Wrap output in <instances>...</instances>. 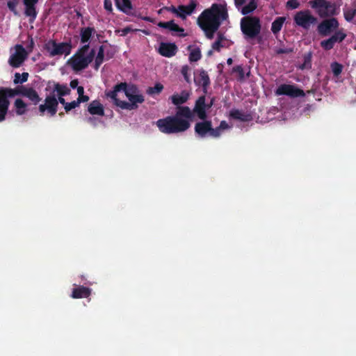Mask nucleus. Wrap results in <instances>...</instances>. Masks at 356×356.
Returning a JSON list of instances; mask_svg holds the SVG:
<instances>
[{
  "label": "nucleus",
  "instance_id": "obj_1",
  "mask_svg": "<svg viewBox=\"0 0 356 356\" xmlns=\"http://www.w3.org/2000/svg\"><path fill=\"white\" fill-rule=\"evenodd\" d=\"M195 115L200 118V97L196 99L193 111L188 106H178L175 115L159 119L156 124L161 133L165 134L180 133L190 127V121L193 120Z\"/></svg>",
  "mask_w": 356,
  "mask_h": 356
},
{
  "label": "nucleus",
  "instance_id": "obj_2",
  "mask_svg": "<svg viewBox=\"0 0 356 356\" xmlns=\"http://www.w3.org/2000/svg\"><path fill=\"white\" fill-rule=\"evenodd\" d=\"M228 18L225 5L213 3L202 12V30L209 39H212L222 21Z\"/></svg>",
  "mask_w": 356,
  "mask_h": 356
},
{
  "label": "nucleus",
  "instance_id": "obj_3",
  "mask_svg": "<svg viewBox=\"0 0 356 356\" xmlns=\"http://www.w3.org/2000/svg\"><path fill=\"white\" fill-rule=\"evenodd\" d=\"M90 45L86 44L81 46L76 53L67 60V65L77 72L87 68L92 62L95 56V51L92 49L89 52Z\"/></svg>",
  "mask_w": 356,
  "mask_h": 356
},
{
  "label": "nucleus",
  "instance_id": "obj_4",
  "mask_svg": "<svg viewBox=\"0 0 356 356\" xmlns=\"http://www.w3.org/2000/svg\"><path fill=\"white\" fill-rule=\"evenodd\" d=\"M309 5L315 10L317 15L321 18L333 17L337 15L335 3L327 0H311Z\"/></svg>",
  "mask_w": 356,
  "mask_h": 356
},
{
  "label": "nucleus",
  "instance_id": "obj_5",
  "mask_svg": "<svg viewBox=\"0 0 356 356\" xmlns=\"http://www.w3.org/2000/svg\"><path fill=\"white\" fill-rule=\"evenodd\" d=\"M58 103L65 107L67 102L63 97H58L56 94H50L45 97L44 103L38 106V111L40 115H44L47 111L51 117L54 116L58 111Z\"/></svg>",
  "mask_w": 356,
  "mask_h": 356
},
{
  "label": "nucleus",
  "instance_id": "obj_6",
  "mask_svg": "<svg viewBox=\"0 0 356 356\" xmlns=\"http://www.w3.org/2000/svg\"><path fill=\"white\" fill-rule=\"evenodd\" d=\"M213 100L210 104L205 103V97L202 95V138L211 137L218 138L220 136L219 128H213L211 122L206 120V109L211 106Z\"/></svg>",
  "mask_w": 356,
  "mask_h": 356
},
{
  "label": "nucleus",
  "instance_id": "obj_7",
  "mask_svg": "<svg viewBox=\"0 0 356 356\" xmlns=\"http://www.w3.org/2000/svg\"><path fill=\"white\" fill-rule=\"evenodd\" d=\"M241 29L249 38H254L261 31V23L257 17L248 16L241 19Z\"/></svg>",
  "mask_w": 356,
  "mask_h": 356
},
{
  "label": "nucleus",
  "instance_id": "obj_8",
  "mask_svg": "<svg viewBox=\"0 0 356 356\" xmlns=\"http://www.w3.org/2000/svg\"><path fill=\"white\" fill-rule=\"evenodd\" d=\"M293 21L298 26L309 30L311 26L317 24L318 18L313 15L309 10H304L296 13Z\"/></svg>",
  "mask_w": 356,
  "mask_h": 356
},
{
  "label": "nucleus",
  "instance_id": "obj_9",
  "mask_svg": "<svg viewBox=\"0 0 356 356\" xmlns=\"http://www.w3.org/2000/svg\"><path fill=\"white\" fill-rule=\"evenodd\" d=\"M15 96H16L15 88H0V122L6 120L10 106L8 99Z\"/></svg>",
  "mask_w": 356,
  "mask_h": 356
},
{
  "label": "nucleus",
  "instance_id": "obj_10",
  "mask_svg": "<svg viewBox=\"0 0 356 356\" xmlns=\"http://www.w3.org/2000/svg\"><path fill=\"white\" fill-rule=\"evenodd\" d=\"M47 50L51 56L70 54L72 49L71 39L68 42H56L55 40H50L46 47Z\"/></svg>",
  "mask_w": 356,
  "mask_h": 356
},
{
  "label": "nucleus",
  "instance_id": "obj_11",
  "mask_svg": "<svg viewBox=\"0 0 356 356\" xmlns=\"http://www.w3.org/2000/svg\"><path fill=\"white\" fill-rule=\"evenodd\" d=\"M339 23L337 18L330 17L325 18L317 26V31L322 36H328L337 30Z\"/></svg>",
  "mask_w": 356,
  "mask_h": 356
},
{
  "label": "nucleus",
  "instance_id": "obj_12",
  "mask_svg": "<svg viewBox=\"0 0 356 356\" xmlns=\"http://www.w3.org/2000/svg\"><path fill=\"white\" fill-rule=\"evenodd\" d=\"M347 35L343 29H338L333 32V34L327 39L321 42V47L325 51L331 50L336 43H341L346 38Z\"/></svg>",
  "mask_w": 356,
  "mask_h": 356
},
{
  "label": "nucleus",
  "instance_id": "obj_13",
  "mask_svg": "<svg viewBox=\"0 0 356 356\" xmlns=\"http://www.w3.org/2000/svg\"><path fill=\"white\" fill-rule=\"evenodd\" d=\"M15 49V53L8 59V64L13 68H18L27 58L28 52L22 44H16Z\"/></svg>",
  "mask_w": 356,
  "mask_h": 356
},
{
  "label": "nucleus",
  "instance_id": "obj_14",
  "mask_svg": "<svg viewBox=\"0 0 356 356\" xmlns=\"http://www.w3.org/2000/svg\"><path fill=\"white\" fill-rule=\"evenodd\" d=\"M15 88L16 95L26 97L33 105H37L42 100L38 92L32 87L18 86Z\"/></svg>",
  "mask_w": 356,
  "mask_h": 356
},
{
  "label": "nucleus",
  "instance_id": "obj_15",
  "mask_svg": "<svg viewBox=\"0 0 356 356\" xmlns=\"http://www.w3.org/2000/svg\"><path fill=\"white\" fill-rule=\"evenodd\" d=\"M277 95H286L292 98L298 97H305V93L303 90L298 88L295 85L281 84L275 90Z\"/></svg>",
  "mask_w": 356,
  "mask_h": 356
},
{
  "label": "nucleus",
  "instance_id": "obj_16",
  "mask_svg": "<svg viewBox=\"0 0 356 356\" xmlns=\"http://www.w3.org/2000/svg\"><path fill=\"white\" fill-rule=\"evenodd\" d=\"M39 0H22L24 6V14L26 17H29V22L33 23L37 18L38 11L36 5Z\"/></svg>",
  "mask_w": 356,
  "mask_h": 356
},
{
  "label": "nucleus",
  "instance_id": "obj_17",
  "mask_svg": "<svg viewBox=\"0 0 356 356\" xmlns=\"http://www.w3.org/2000/svg\"><path fill=\"white\" fill-rule=\"evenodd\" d=\"M178 48L175 43L161 42L159 45V53L165 57L170 58L177 52Z\"/></svg>",
  "mask_w": 356,
  "mask_h": 356
},
{
  "label": "nucleus",
  "instance_id": "obj_18",
  "mask_svg": "<svg viewBox=\"0 0 356 356\" xmlns=\"http://www.w3.org/2000/svg\"><path fill=\"white\" fill-rule=\"evenodd\" d=\"M115 6L122 13L134 17H137V12L134 10L130 0H115Z\"/></svg>",
  "mask_w": 356,
  "mask_h": 356
},
{
  "label": "nucleus",
  "instance_id": "obj_19",
  "mask_svg": "<svg viewBox=\"0 0 356 356\" xmlns=\"http://www.w3.org/2000/svg\"><path fill=\"white\" fill-rule=\"evenodd\" d=\"M197 6V3L194 0H191L188 5L184 6L179 5L177 7V17H180L182 19L186 18L187 15H191L195 10Z\"/></svg>",
  "mask_w": 356,
  "mask_h": 356
},
{
  "label": "nucleus",
  "instance_id": "obj_20",
  "mask_svg": "<svg viewBox=\"0 0 356 356\" xmlns=\"http://www.w3.org/2000/svg\"><path fill=\"white\" fill-rule=\"evenodd\" d=\"M229 117L243 122H250L253 120L252 114L250 112H243L241 110L236 108L230 111Z\"/></svg>",
  "mask_w": 356,
  "mask_h": 356
},
{
  "label": "nucleus",
  "instance_id": "obj_21",
  "mask_svg": "<svg viewBox=\"0 0 356 356\" xmlns=\"http://www.w3.org/2000/svg\"><path fill=\"white\" fill-rule=\"evenodd\" d=\"M28 111V104H26L22 99L17 98L15 100L13 104V111L10 112L13 115L14 112L17 115L22 116L26 114Z\"/></svg>",
  "mask_w": 356,
  "mask_h": 356
},
{
  "label": "nucleus",
  "instance_id": "obj_22",
  "mask_svg": "<svg viewBox=\"0 0 356 356\" xmlns=\"http://www.w3.org/2000/svg\"><path fill=\"white\" fill-rule=\"evenodd\" d=\"M91 294V289L84 286L73 289L71 297L74 299L88 298Z\"/></svg>",
  "mask_w": 356,
  "mask_h": 356
},
{
  "label": "nucleus",
  "instance_id": "obj_23",
  "mask_svg": "<svg viewBox=\"0 0 356 356\" xmlns=\"http://www.w3.org/2000/svg\"><path fill=\"white\" fill-rule=\"evenodd\" d=\"M188 98H189V93L186 90L181 91L179 94V93L174 94L173 95H172L170 97L172 103L174 105H176L177 107L181 106V105L186 103L187 102V100L188 99Z\"/></svg>",
  "mask_w": 356,
  "mask_h": 356
},
{
  "label": "nucleus",
  "instance_id": "obj_24",
  "mask_svg": "<svg viewBox=\"0 0 356 356\" xmlns=\"http://www.w3.org/2000/svg\"><path fill=\"white\" fill-rule=\"evenodd\" d=\"M88 111L91 115H104V106L97 100H94L89 104Z\"/></svg>",
  "mask_w": 356,
  "mask_h": 356
},
{
  "label": "nucleus",
  "instance_id": "obj_25",
  "mask_svg": "<svg viewBox=\"0 0 356 356\" xmlns=\"http://www.w3.org/2000/svg\"><path fill=\"white\" fill-rule=\"evenodd\" d=\"M95 33L94 27H83L80 29V38L81 42L82 44H88L89 40L92 38V35Z\"/></svg>",
  "mask_w": 356,
  "mask_h": 356
},
{
  "label": "nucleus",
  "instance_id": "obj_26",
  "mask_svg": "<svg viewBox=\"0 0 356 356\" xmlns=\"http://www.w3.org/2000/svg\"><path fill=\"white\" fill-rule=\"evenodd\" d=\"M71 90L66 84H60L59 83H54V90L51 94L56 93L58 97H64L70 95Z\"/></svg>",
  "mask_w": 356,
  "mask_h": 356
},
{
  "label": "nucleus",
  "instance_id": "obj_27",
  "mask_svg": "<svg viewBox=\"0 0 356 356\" xmlns=\"http://www.w3.org/2000/svg\"><path fill=\"white\" fill-rule=\"evenodd\" d=\"M127 88V83L126 82H121L120 83L116 84L113 87V90H110L108 92H106V95L108 97L111 98L112 99H116L117 97V93L120 91H123L125 93Z\"/></svg>",
  "mask_w": 356,
  "mask_h": 356
},
{
  "label": "nucleus",
  "instance_id": "obj_28",
  "mask_svg": "<svg viewBox=\"0 0 356 356\" xmlns=\"http://www.w3.org/2000/svg\"><path fill=\"white\" fill-rule=\"evenodd\" d=\"M285 20L284 17H278L273 22L271 31L273 34L276 35L281 31Z\"/></svg>",
  "mask_w": 356,
  "mask_h": 356
},
{
  "label": "nucleus",
  "instance_id": "obj_29",
  "mask_svg": "<svg viewBox=\"0 0 356 356\" xmlns=\"http://www.w3.org/2000/svg\"><path fill=\"white\" fill-rule=\"evenodd\" d=\"M104 60V47L103 45H101L99 47L97 55L95 57V65H94V69L95 70H98L100 65L102 64Z\"/></svg>",
  "mask_w": 356,
  "mask_h": 356
},
{
  "label": "nucleus",
  "instance_id": "obj_30",
  "mask_svg": "<svg viewBox=\"0 0 356 356\" xmlns=\"http://www.w3.org/2000/svg\"><path fill=\"white\" fill-rule=\"evenodd\" d=\"M257 8V2L256 0H250L249 3L243 6L241 9V13L243 15L252 13Z\"/></svg>",
  "mask_w": 356,
  "mask_h": 356
},
{
  "label": "nucleus",
  "instance_id": "obj_31",
  "mask_svg": "<svg viewBox=\"0 0 356 356\" xmlns=\"http://www.w3.org/2000/svg\"><path fill=\"white\" fill-rule=\"evenodd\" d=\"M127 98L129 100L130 103L134 104V108L135 109L138 108V104H142L145 101L143 95L138 93H136L131 96L127 95Z\"/></svg>",
  "mask_w": 356,
  "mask_h": 356
},
{
  "label": "nucleus",
  "instance_id": "obj_32",
  "mask_svg": "<svg viewBox=\"0 0 356 356\" xmlns=\"http://www.w3.org/2000/svg\"><path fill=\"white\" fill-rule=\"evenodd\" d=\"M113 100L114 104L116 105L117 106L120 107L122 109H125V110H129V111L135 110V108H134V104H131L130 102H127L125 101H122L118 98L114 99Z\"/></svg>",
  "mask_w": 356,
  "mask_h": 356
},
{
  "label": "nucleus",
  "instance_id": "obj_33",
  "mask_svg": "<svg viewBox=\"0 0 356 356\" xmlns=\"http://www.w3.org/2000/svg\"><path fill=\"white\" fill-rule=\"evenodd\" d=\"M343 13L345 20L352 22L356 16V8H343Z\"/></svg>",
  "mask_w": 356,
  "mask_h": 356
},
{
  "label": "nucleus",
  "instance_id": "obj_34",
  "mask_svg": "<svg viewBox=\"0 0 356 356\" xmlns=\"http://www.w3.org/2000/svg\"><path fill=\"white\" fill-rule=\"evenodd\" d=\"M20 0H9L7 2V7L8 10L13 13L15 16H19V13L17 9V6L19 5Z\"/></svg>",
  "mask_w": 356,
  "mask_h": 356
},
{
  "label": "nucleus",
  "instance_id": "obj_35",
  "mask_svg": "<svg viewBox=\"0 0 356 356\" xmlns=\"http://www.w3.org/2000/svg\"><path fill=\"white\" fill-rule=\"evenodd\" d=\"M312 53L308 52L303 56V63L300 66L301 70L312 67Z\"/></svg>",
  "mask_w": 356,
  "mask_h": 356
},
{
  "label": "nucleus",
  "instance_id": "obj_36",
  "mask_svg": "<svg viewBox=\"0 0 356 356\" xmlns=\"http://www.w3.org/2000/svg\"><path fill=\"white\" fill-rule=\"evenodd\" d=\"M232 73L237 74V80L243 81L245 80V72L242 65H236L232 68Z\"/></svg>",
  "mask_w": 356,
  "mask_h": 356
},
{
  "label": "nucleus",
  "instance_id": "obj_37",
  "mask_svg": "<svg viewBox=\"0 0 356 356\" xmlns=\"http://www.w3.org/2000/svg\"><path fill=\"white\" fill-rule=\"evenodd\" d=\"M332 72L335 77H338L343 70V65L338 62H333L330 65Z\"/></svg>",
  "mask_w": 356,
  "mask_h": 356
},
{
  "label": "nucleus",
  "instance_id": "obj_38",
  "mask_svg": "<svg viewBox=\"0 0 356 356\" xmlns=\"http://www.w3.org/2000/svg\"><path fill=\"white\" fill-rule=\"evenodd\" d=\"M28 78H29L28 72H23L22 74H20L18 72H16L15 74L14 83L15 84L23 83L27 81Z\"/></svg>",
  "mask_w": 356,
  "mask_h": 356
},
{
  "label": "nucleus",
  "instance_id": "obj_39",
  "mask_svg": "<svg viewBox=\"0 0 356 356\" xmlns=\"http://www.w3.org/2000/svg\"><path fill=\"white\" fill-rule=\"evenodd\" d=\"M163 89V86L160 83H157L154 85V87H149L147 90V93L149 95L159 94L161 92Z\"/></svg>",
  "mask_w": 356,
  "mask_h": 356
},
{
  "label": "nucleus",
  "instance_id": "obj_40",
  "mask_svg": "<svg viewBox=\"0 0 356 356\" xmlns=\"http://www.w3.org/2000/svg\"><path fill=\"white\" fill-rule=\"evenodd\" d=\"M209 84H210V79H209L208 74H207V72L205 71L202 70V90L204 92H205V93L207 92L206 87H207V86H208Z\"/></svg>",
  "mask_w": 356,
  "mask_h": 356
},
{
  "label": "nucleus",
  "instance_id": "obj_41",
  "mask_svg": "<svg viewBox=\"0 0 356 356\" xmlns=\"http://www.w3.org/2000/svg\"><path fill=\"white\" fill-rule=\"evenodd\" d=\"M136 93H138V87L134 84L128 85L127 83V88H126V91L124 93L126 97H127V95L131 96Z\"/></svg>",
  "mask_w": 356,
  "mask_h": 356
},
{
  "label": "nucleus",
  "instance_id": "obj_42",
  "mask_svg": "<svg viewBox=\"0 0 356 356\" xmlns=\"http://www.w3.org/2000/svg\"><path fill=\"white\" fill-rule=\"evenodd\" d=\"M200 59V49L199 48L193 50L189 55L191 62H196Z\"/></svg>",
  "mask_w": 356,
  "mask_h": 356
},
{
  "label": "nucleus",
  "instance_id": "obj_43",
  "mask_svg": "<svg viewBox=\"0 0 356 356\" xmlns=\"http://www.w3.org/2000/svg\"><path fill=\"white\" fill-rule=\"evenodd\" d=\"M300 3L298 0H289L286 3V7L288 9L294 10L298 8Z\"/></svg>",
  "mask_w": 356,
  "mask_h": 356
},
{
  "label": "nucleus",
  "instance_id": "obj_44",
  "mask_svg": "<svg viewBox=\"0 0 356 356\" xmlns=\"http://www.w3.org/2000/svg\"><path fill=\"white\" fill-rule=\"evenodd\" d=\"M190 70H191L190 67L188 65L183 66L181 68V70L184 79L187 82L190 81V74H189Z\"/></svg>",
  "mask_w": 356,
  "mask_h": 356
},
{
  "label": "nucleus",
  "instance_id": "obj_45",
  "mask_svg": "<svg viewBox=\"0 0 356 356\" xmlns=\"http://www.w3.org/2000/svg\"><path fill=\"white\" fill-rule=\"evenodd\" d=\"M79 104L76 102V100H74L71 102H67L65 106L64 107V109L66 113H68L70 112L71 110H72L73 108H75L76 107H79Z\"/></svg>",
  "mask_w": 356,
  "mask_h": 356
},
{
  "label": "nucleus",
  "instance_id": "obj_46",
  "mask_svg": "<svg viewBox=\"0 0 356 356\" xmlns=\"http://www.w3.org/2000/svg\"><path fill=\"white\" fill-rule=\"evenodd\" d=\"M170 31H173V32L179 33L178 35H179V36H185V34L184 33V29L183 28L179 26L175 22L173 23Z\"/></svg>",
  "mask_w": 356,
  "mask_h": 356
},
{
  "label": "nucleus",
  "instance_id": "obj_47",
  "mask_svg": "<svg viewBox=\"0 0 356 356\" xmlns=\"http://www.w3.org/2000/svg\"><path fill=\"white\" fill-rule=\"evenodd\" d=\"M173 23L174 20H170L169 22H160L158 23V26L163 29H168L170 31Z\"/></svg>",
  "mask_w": 356,
  "mask_h": 356
},
{
  "label": "nucleus",
  "instance_id": "obj_48",
  "mask_svg": "<svg viewBox=\"0 0 356 356\" xmlns=\"http://www.w3.org/2000/svg\"><path fill=\"white\" fill-rule=\"evenodd\" d=\"M225 47V44H223L220 40H216L212 44L213 49L219 51L222 47Z\"/></svg>",
  "mask_w": 356,
  "mask_h": 356
},
{
  "label": "nucleus",
  "instance_id": "obj_49",
  "mask_svg": "<svg viewBox=\"0 0 356 356\" xmlns=\"http://www.w3.org/2000/svg\"><path fill=\"white\" fill-rule=\"evenodd\" d=\"M277 54H289L293 52V49L291 48H280L276 51Z\"/></svg>",
  "mask_w": 356,
  "mask_h": 356
},
{
  "label": "nucleus",
  "instance_id": "obj_50",
  "mask_svg": "<svg viewBox=\"0 0 356 356\" xmlns=\"http://www.w3.org/2000/svg\"><path fill=\"white\" fill-rule=\"evenodd\" d=\"M104 6L105 10L111 12L113 10L112 2L111 0H104Z\"/></svg>",
  "mask_w": 356,
  "mask_h": 356
},
{
  "label": "nucleus",
  "instance_id": "obj_51",
  "mask_svg": "<svg viewBox=\"0 0 356 356\" xmlns=\"http://www.w3.org/2000/svg\"><path fill=\"white\" fill-rule=\"evenodd\" d=\"M88 100H89V97L87 95H84V94L78 97V98L76 99V102H77L79 106L80 105V104L81 102H86Z\"/></svg>",
  "mask_w": 356,
  "mask_h": 356
},
{
  "label": "nucleus",
  "instance_id": "obj_52",
  "mask_svg": "<svg viewBox=\"0 0 356 356\" xmlns=\"http://www.w3.org/2000/svg\"><path fill=\"white\" fill-rule=\"evenodd\" d=\"M164 9L168 12H170V13L175 14L176 16H177V13H178L177 7H175V6H166V7H164Z\"/></svg>",
  "mask_w": 356,
  "mask_h": 356
},
{
  "label": "nucleus",
  "instance_id": "obj_53",
  "mask_svg": "<svg viewBox=\"0 0 356 356\" xmlns=\"http://www.w3.org/2000/svg\"><path fill=\"white\" fill-rule=\"evenodd\" d=\"M217 128H219V132H220V135L222 130L226 129L228 128V124L225 121L223 120V121H221L220 125Z\"/></svg>",
  "mask_w": 356,
  "mask_h": 356
},
{
  "label": "nucleus",
  "instance_id": "obj_54",
  "mask_svg": "<svg viewBox=\"0 0 356 356\" xmlns=\"http://www.w3.org/2000/svg\"><path fill=\"white\" fill-rule=\"evenodd\" d=\"M78 84H79V81L78 79H74V80H72L70 83V86L72 88L74 89L78 86Z\"/></svg>",
  "mask_w": 356,
  "mask_h": 356
},
{
  "label": "nucleus",
  "instance_id": "obj_55",
  "mask_svg": "<svg viewBox=\"0 0 356 356\" xmlns=\"http://www.w3.org/2000/svg\"><path fill=\"white\" fill-rule=\"evenodd\" d=\"M245 3V0H234V3L236 8H240Z\"/></svg>",
  "mask_w": 356,
  "mask_h": 356
},
{
  "label": "nucleus",
  "instance_id": "obj_56",
  "mask_svg": "<svg viewBox=\"0 0 356 356\" xmlns=\"http://www.w3.org/2000/svg\"><path fill=\"white\" fill-rule=\"evenodd\" d=\"M88 122H90L91 124L96 126L97 120L95 117H90L88 118Z\"/></svg>",
  "mask_w": 356,
  "mask_h": 356
},
{
  "label": "nucleus",
  "instance_id": "obj_57",
  "mask_svg": "<svg viewBox=\"0 0 356 356\" xmlns=\"http://www.w3.org/2000/svg\"><path fill=\"white\" fill-rule=\"evenodd\" d=\"M194 81L197 86L200 85V74L194 73Z\"/></svg>",
  "mask_w": 356,
  "mask_h": 356
},
{
  "label": "nucleus",
  "instance_id": "obj_58",
  "mask_svg": "<svg viewBox=\"0 0 356 356\" xmlns=\"http://www.w3.org/2000/svg\"><path fill=\"white\" fill-rule=\"evenodd\" d=\"M195 131L197 134L200 135V122H197L195 124Z\"/></svg>",
  "mask_w": 356,
  "mask_h": 356
},
{
  "label": "nucleus",
  "instance_id": "obj_59",
  "mask_svg": "<svg viewBox=\"0 0 356 356\" xmlns=\"http://www.w3.org/2000/svg\"><path fill=\"white\" fill-rule=\"evenodd\" d=\"M216 40H220V42H221L222 43L223 41L225 40V38L224 37L222 33H221L220 32H218V38Z\"/></svg>",
  "mask_w": 356,
  "mask_h": 356
},
{
  "label": "nucleus",
  "instance_id": "obj_60",
  "mask_svg": "<svg viewBox=\"0 0 356 356\" xmlns=\"http://www.w3.org/2000/svg\"><path fill=\"white\" fill-rule=\"evenodd\" d=\"M76 88L79 97L84 94V88L83 86H79Z\"/></svg>",
  "mask_w": 356,
  "mask_h": 356
},
{
  "label": "nucleus",
  "instance_id": "obj_61",
  "mask_svg": "<svg viewBox=\"0 0 356 356\" xmlns=\"http://www.w3.org/2000/svg\"><path fill=\"white\" fill-rule=\"evenodd\" d=\"M131 31V28L126 27V28L123 29L122 31V35H124L127 34L128 33H129Z\"/></svg>",
  "mask_w": 356,
  "mask_h": 356
},
{
  "label": "nucleus",
  "instance_id": "obj_62",
  "mask_svg": "<svg viewBox=\"0 0 356 356\" xmlns=\"http://www.w3.org/2000/svg\"><path fill=\"white\" fill-rule=\"evenodd\" d=\"M33 46H34V42H33V38H31L30 44L28 45L27 48L29 49L30 51H31L32 49L33 48Z\"/></svg>",
  "mask_w": 356,
  "mask_h": 356
},
{
  "label": "nucleus",
  "instance_id": "obj_63",
  "mask_svg": "<svg viewBox=\"0 0 356 356\" xmlns=\"http://www.w3.org/2000/svg\"><path fill=\"white\" fill-rule=\"evenodd\" d=\"M140 18L146 22H152V19L149 17H144Z\"/></svg>",
  "mask_w": 356,
  "mask_h": 356
},
{
  "label": "nucleus",
  "instance_id": "obj_64",
  "mask_svg": "<svg viewBox=\"0 0 356 356\" xmlns=\"http://www.w3.org/2000/svg\"><path fill=\"white\" fill-rule=\"evenodd\" d=\"M227 63L229 65H232V64L233 63V60H232V58H229L227 59Z\"/></svg>",
  "mask_w": 356,
  "mask_h": 356
}]
</instances>
